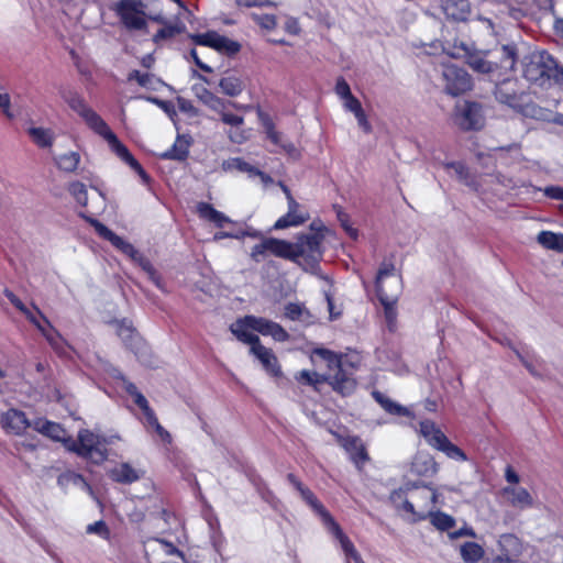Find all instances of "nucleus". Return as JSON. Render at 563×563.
<instances>
[{"label":"nucleus","instance_id":"nucleus-17","mask_svg":"<svg viewBox=\"0 0 563 563\" xmlns=\"http://www.w3.org/2000/svg\"><path fill=\"white\" fill-rule=\"evenodd\" d=\"M500 496L508 506L520 511L534 507V498L528 492V489L521 486H505L500 490Z\"/></svg>","mask_w":563,"mask_h":563},{"label":"nucleus","instance_id":"nucleus-59","mask_svg":"<svg viewBox=\"0 0 563 563\" xmlns=\"http://www.w3.org/2000/svg\"><path fill=\"white\" fill-rule=\"evenodd\" d=\"M192 92L196 98H198L203 104H206L207 100L213 95L210 90H208L203 85L196 84L192 86Z\"/></svg>","mask_w":563,"mask_h":563},{"label":"nucleus","instance_id":"nucleus-14","mask_svg":"<svg viewBox=\"0 0 563 563\" xmlns=\"http://www.w3.org/2000/svg\"><path fill=\"white\" fill-rule=\"evenodd\" d=\"M96 133L108 142L112 152H114L122 161L129 164L130 167L133 168L144 180H147V175L142 166L132 156L126 146L119 141L117 135L111 131L107 123Z\"/></svg>","mask_w":563,"mask_h":563},{"label":"nucleus","instance_id":"nucleus-4","mask_svg":"<svg viewBox=\"0 0 563 563\" xmlns=\"http://www.w3.org/2000/svg\"><path fill=\"white\" fill-rule=\"evenodd\" d=\"M89 222L101 238L109 241L117 250H119L124 255L129 256L134 263L140 265V267L148 275V278L158 288H162L161 278L157 275L151 262L146 257H144L131 243H129L121 236L117 235L114 232H112L109 228H107L98 220L89 219Z\"/></svg>","mask_w":563,"mask_h":563},{"label":"nucleus","instance_id":"nucleus-49","mask_svg":"<svg viewBox=\"0 0 563 563\" xmlns=\"http://www.w3.org/2000/svg\"><path fill=\"white\" fill-rule=\"evenodd\" d=\"M37 312L41 314V317L43 318L47 325V328L43 327V329L41 330L42 334L46 338V340L54 349H58L60 340L59 334L53 329L49 321L41 313V311L37 310Z\"/></svg>","mask_w":563,"mask_h":563},{"label":"nucleus","instance_id":"nucleus-50","mask_svg":"<svg viewBox=\"0 0 563 563\" xmlns=\"http://www.w3.org/2000/svg\"><path fill=\"white\" fill-rule=\"evenodd\" d=\"M253 21H255L261 27L266 30H273L277 25L275 15L272 14H252Z\"/></svg>","mask_w":563,"mask_h":563},{"label":"nucleus","instance_id":"nucleus-10","mask_svg":"<svg viewBox=\"0 0 563 563\" xmlns=\"http://www.w3.org/2000/svg\"><path fill=\"white\" fill-rule=\"evenodd\" d=\"M455 123L465 131L484 126L483 108L477 102L464 101L455 107Z\"/></svg>","mask_w":563,"mask_h":563},{"label":"nucleus","instance_id":"nucleus-42","mask_svg":"<svg viewBox=\"0 0 563 563\" xmlns=\"http://www.w3.org/2000/svg\"><path fill=\"white\" fill-rule=\"evenodd\" d=\"M164 553L165 555L179 554V551L172 544L161 539L148 540L145 543V553Z\"/></svg>","mask_w":563,"mask_h":563},{"label":"nucleus","instance_id":"nucleus-35","mask_svg":"<svg viewBox=\"0 0 563 563\" xmlns=\"http://www.w3.org/2000/svg\"><path fill=\"white\" fill-rule=\"evenodd\" d=\"M189 153V142L183 137L177 136L173 146L166 152L161 154V157L164 159H176L184 161Z\"/></svg>","mask_w":563,"mask_h":563},{"label":"nucleus","instance_id":"nucleus-43","mask_svg":"<svg viewBox=\"0 0 563 563\" xmlns=\"http://www.w3.org/2000/svg\"><path fill=\"white\" fill-rule=\"evenodd\" d=\"M129 80H135L137 84L144 88L153 89L155 90L158 85H162L163 82L157 79L154 75L148 73H141L139 70H133L128 76Z\"/></svg>","mask_w":563,"mask_h":563},{"label":"nucleus","instance_id":"nucleus-25","mask_svg":"<svg viewBox=\"0 0 563 563\" xmlns=\"http://www.w3.org/2000/svg\"><path fill=\"white\" fill-rule=\"evenodd\" d=\"M251 353L261 362L264 369L272 376H279L282 374L278 365L277 357L272 350L261 344H254L250 349Z\"/></svg>","mask_w":563,"mask_h":563},{"label":"nucleus","instance_id":"nucleus-62","mask_svg":"<svg viewBox=\"0 0 563 563\" xmlns=\"http://www.w3.org/2000/svg\"><path fill=\"white\" fill-rule=\"evenodd\" d=\"M547 197L555 200H563V188L560 186H549L543 189Z\"/></svg>","mask_w":563,"mask_h":563},{"label":"nucleus","instance_id":"nucleus-11","mask_svg":"<svg viewBox=\"0 0 563 563\" xmlns=\"http://www.w3.org/2000/svg\"><path fill=\"white\" fill-rule=\"evenodd\" d=\"M442 78L445 91L449 95L457 96L472 88L470 75L464 69L455 65H444L442 69Z\"/></svg>","mask_w":563,"mask_h":563},{"label":"nucleus","instance_id":"nucleus-41","mask_svg":"<svg viewBox=\"0 0 563 563\" xmlns=\"http://www.w3.org/2000/svg\"><path fill=\"white\" fill-rule=\"evenodd\" d=\"M428 517L430 518L431 523L441 531H448L455 526V519L442 511L433 512L430 510Z\"/></svg>","mask_w":563,"mask_h":563},{"label":"nucleus","instance_id":"nucleus-56","mask_svg":"<svg viewBox=\"0 0 563 563\" xmlns=\"http://www.w3.org/2000/svg\"><path fill=\"white\" fill-rule=\"evenodd\" d=\"M225 101L214 93L207 100L206 106L211 110L221 114L225 110Z\"/></svg>","mask_w":563,"mask_h":563},{"label":"nucleus","instance_id":"nucleus-32","mask_svg":"<svg viewBox=\"0 0 563 563\" xmlns=\"http://www.w3.org/2000/svg\"><path fill=\"white\" fill-rule=\"evenodd\" d=\"M268 244L269 254H273L277 257H282L285 260H289L291 262H296L294 243L275 238H268Z\"/></svg>","mask_w":563,"mask_h":563},{"label":"nucleus","instance_id":"nucleus-8","mask_svg":"<svg viewBox=\"0 0 563 563\" xmlns=\"http://www.w3.org/2000/svg\"><path fill=\"white\" fill-rule=\"evenodd\" d=\"M113 9L128 30L146 27L145 4L141 0H120Z\"/></svg>","mask_w":563,"mask_h":563},{"label":"nucleus","instance_id":"nucleus-6","mask_svg":"<svg viewBox=\"0 0 563 563\" xmlns=\"http://www.w3.org/2000/svg\"><path fill=\"white\" fill-rule=\"evenodd\" d=\"M110 441L92 433L89 430H80L78 432V441L69 440L67 449L76 452L78 455L90 459L95 463H101L107 460L108 453L106 445Z\"/></svg>","mask_w":563,"mask_h":563},{"label":"nucleus","instance_id":"nucleus-13","mask_svg":"<svg viewBox=\"0 0 563 563\" xmlns=\"http://www.w3.org/2000/svg\"><path fill=\"white\" fill-rule=\"evenodd\" d=\"M322 239L323 235L319 232L299 235L294 243L296 263L299 262V258L318 262L321 258Z\"/></svg>","mask_w":563,"mask_h":563},{"label":"nucleus","instance_id":"nucleus-58","mask_svg":"<svg viewBox=\"0 0 563 563\" xmlns=\"http://www.w3.org/2000/svg\"><path fill=\"white\" fill-rule=\"evenodd\" d=\"M87 533H93V534H98L102 538H107L109 531H108L106 523L100 520V521L93 522L91 525H88Z\"/></svg>","mask_w":563,"mask_h":563},{"label":"nucleus","instance_id":"nucleus-64","mask_svg":"<svg viewBox=\"0 0 563 563\" xmlns=\"http://www.w3.org/2000/svg\"><path fill=\"white\" fill-rule=\"evenodd\" d=\"M355 115V119L357 120L358 126L365 132L369 133L372 131V125L367 120V117L364 112V110L357 112Z\"/></svg>","mask_w":563,"mask_h":563},{"label":"nucleus","instance_id":"nucleus-31","mask_svg":"<svg viewBox=\"0 0 563 563\" xmlns=\"http://www.w3.org/2000/svg\"><path fill=\"white\" fill-rule=\"evenodd\" d=\"M498 547L500 554L497 556H506L508 560H514L512 556H518L522 549L519 538L512 533L501 534L498 539Z\"/></svg>","mask_w":563,"mask_h":563},{"label":"nucleus","instance_id":"nucleus-30","mask_svg":"<svg viewBox=\"0 0 563 563\" xmlns=\"http://www.w3.org/2000/svg\"><path fill=\"white\" fill-rule=\"evenodd\" d=\"M442 10L448 19L465 21L471 13L468 0H442Z\"/></svg>","mask_w":563,"mask_h":563},{"label":"nucleus","instance_id":"nucleus-21","mask_svg":"<svg viewBox=\"0 0 563 563\" xmlns=\"http://www.w3.org/2000/svg\"><path fill=\"white\" fill-rule=\"evenodd\" d=\"M222 168L227 172L239 170L241 173L249 174L250 177H258L264 186L273 183V179L269 175L261 172L240 157H233L224 161L222 163Z\"/></svg>","mask_w":563,"mask_h":563},{"label":"nucleus","instance_id":"nucleus-40","mask_svg":"<svg viewBox=\"0 0 563 563\" xmlns=\"http://www.w3.org/2000/svg\"><path fill=\"white\" fill-rule=\"evenodd\" d=\"M55 163L58 169L65 173H74L80 163V155L78 152H67L56 156Z\"/></svg>","mask_w":563,"mask_h":563},{"label":"nucleus","instance_id":"nucleus-33","mask_svg":"<svg viewBox=\"0 0 563 563\" xmlns=\"http://www.w3.org/2000/svg\"><path fill=\"white\" fill-rule=\"evenodd\" d=\"M420 434L432 448H437L446 435L437 427L431 420H423L420 422Z\"/></svg>","mask_w":563,"mask_h":563},{"label":"nucleus","instance_id":"nucleus-63","mask_svg":"<svg viewBox=\"0 0 563 563\" xmlns=\"http://www.w3.org/2000/svg\"><path fill=\"white\" fill-rule=\"evenodd\" d=\"M4 295L16 309L23 313H29V309L12 291L5 290Z\"/></svg>","mask_w":563,"mask_h":563},{"label":"nucleus","instance_id":"nucleus-44","mask_svg":"<svg viewBox=\"0 0 563 563\" xmlns=\"http://www.w3.org/2000/svg\"><path fill=\"white\" fill-rule=\"evenodd\" d=\"M435 449L443 452L449 459L460 462H465L467 460L466 454L457 445L453 444L448 438L441 441V443Z\"/></svg>","mask_w":563,"mask_h":563},{"label":"nucleus","instance_id":"nucleus-61","mask_svg":"<svg viewBox=\"0 0 563 563\" xmlns=\"http://www.w3.org/2000/svg\"><path fill=\"white\" fill-rule=\"evenodd\" d=\"M552 114H553L552 111L547 110V109H542V108H537V107L532 108V113H531V115L533 118H536L537 120H541V121H545V122H551L552 121L551 120Z\"/></svg>","mask_w":563,"mask_h":563},{"label":"nucleus","instance_id":"nucleus-48","mask_svg":"<svg viewBox=\"0 0 563 563\" xmlns=\"http://www.w3.org/2000/svg\"><path fill=\"white\" fill-rule=\"evenodd\" d=\"M269 254L268 238L263 239L261 243L253 246L251 251V258L256 263L262 262Z\"/></svg>","mask_w":563,"mask_h":563},{"label":"nucleus","instance_id":"nucleus-46","mask_svg":"<svg viewBox=\"0 0 563 563\" xmlns=\"http://www.w3.org/2000/svg\"><path fill=\"white\" fill-rule=\"evenodd\" d=\"M68 190L79 205H81V206L87 205V201H88L87 189L82 183H80V181L70 183L68 186Z\"/></svg>","mask_w":563,"mask_h":563},{"label":"nucleus","instance_id":"nucleus-15","mask_svg":"<svg viewBox=\"0 0 563 563\" xmlns=\"http://www.w3.org/2000/svg\"><path fill=\"white\" fill-rule=\"evenodd\" d=\"M191 40L197 45L211 47L220 53L235 54L241 49V45L216 31L192 34Z\"/></svg>","mask_w":563,"mask_h":563},{"label":"nucleus","instance_id":"nucleus-60","mask_svg":"<svg viewBox=\"0 0 563 563\" xmlns=\"http://www.w3.org/2000/svg\"><path fill=\"white\" fill-rule=\"evenodd\" d=\"M343 107L353 114L363 110L361 102L353 95L343 99Z\"/></svg>","mask_w":563,"mask_h":563},{"label":"nucleus","instance_id":"nucleus-3","mask_svg":"<svg viewBox=\"0 0 563 563\" xmlns=\"http://www.w3.org/2000/svg\"><path fill=\"white\" fill-rule=\"evenodd\" d=\"M523 76L527 80L540 86L550 80L556 84L563 82V69L558 67L554 58L547 52L530 54L523 65Z\"/></svg>","mask_w":563,"mask_h":563},{"label":"nucleus","instance_id":"nucleus-20","mask_svg":"<svg viewBox=\"0 0 563 563\" xmlns=\"http://www.w3.org/2000/svg\"><path fill=\"white\" fill-rule=\"evenodd\" d=\"M300 205L289 197L288 211L285 216L280 217L274 224L275 230H283L289 227H298L309 219L307 213L300 212Z\"/></svg>","mask_w":563,"mask_h":563},{"label":"nucleus","instance_id":"nucleus-39","mask_svg":"<svg viewBox=\"0 0 563 563\" xmlns=\"http://www.w3.org/2000/svg\"><path fill=\"white\" fill-rule=\"evenodd\" d=\"M460 554L465 563H476L483 559L485 551L478 543L468 541L460 547Z\"/></svg>","mask_w":563,"mask_h":563},{"label":"nucleus","instance_id":"nucleus-1","mask_svg":"<svg viewBox=\"0 0 563 563\" xmlns=\"http://www.w3.org/2000/svg\"><path fill=\"white\" fill-rule=\"evenodd\" d=\"M320 357L327 363L330 371H334L333 375H321L317 372L301 371L299 373L300 379L305 380L309 385H318L323 382H328L332 385L333 389L342 395H350L356 387L355 379L344 368V363L340 355L336 353L318 347L312 351V358Z\"/></svg>","mask_w":563,"mask_h":563},{"label":"nucleus","instance_id":"nucleus-54","mask_svg":"<svg viewBox=\"0 0 563 563\" xmlns=\"http://www.w3.org/2000/svg\"><path fill=\"white\" fill-rule=\"evenodd\" d=\"M334 91L342 100L352 96L351 88L343 77L338 78Z\"/></svg>","mask_w":563,"mask_h":563},{"label":"nucleus","instance_id":"nucleus-22","mask_svg":"<svg viewBox=\"0 0 563 563\" xmlns=\"http://www.w3.org/2000/svg\"><path fill=\"white\" fill-rule=\"evenodd\" d=\"M32 428L55 441L63 442L66 448L69 444L70 438L59 423L38 418L32 422Z\"/></svg>","mask_w":563,"mask_h":563},{"label":"nucleus","instance_id":"nucleus-28","mask_svg":"<svg viewBox=\"0 0 563 563\" xmlns=\"http://www.w3.org/2000/svg\"><path fill=\"white\" fill-rule=\"evenodd\" d=\"M109 476L117 483L128 485L139 481L143 476V471L133 467L129 463H121L110 470Z\"/></svg>","mask_w":563,"mask_h":563},{"label":"nucleus","instance_id":"nucleus-36","mask_svg":"<svg viewBox=\"0 0 563 563\" xmlns=\"http://www.w3.org/2000/svg\"><path fill=\"white\" fill-rule=\"evenodd\" d=\"M372 396L382 406V408L390 415H396V416H409L410 415V411L406 407L393 401L390 398H388L380 391L375 390L372 393Z\"/></svg>","mask_w":563,"mask_h":563},{"label":"nucleus","instance_id":"nucleus-26","mask_svg":"<svg viewBox=\"0 0 563 563\" xmlns=\"http://www.w3.org/2000/svg\"><path fill=\"white\" fill-rule=\"evenodd\" d=\"M517 358L521 362V364L526 367V369L530 373L531 376L536 378H543L541 367L543 365V361L533 352L528 349L518 350L517 347L509 344Z\"/></svg>","mask_w":563,"mask_h":563},{"label":"nucleus","instance_id":"nucleus-38","mask_svg":"<svg viewBox=\"0 0 563 563\" xmlns=\"http://www.w3.org/2000/svg\"><path fill=\"white\" fill-rule=\"evenodd\" d=\"M537 241L539 244H541L543 247H545L548 250L563 252V234L562 233H554L551 231H541L537 236Z\"/></svg>","mask_w":563,"mask_h":563},{"label":"nucleus","instance_id":"nucleus-9","mask_svg":"<svg viewBox=\"0 0 563 563\" xmlns=\"http://www.w3.org/2000/svg\"><path fill=\"white\" fill-rule=\"evenodd\" d=\"M62 98L95 133L107 123L78 92L73 90L65 91L62 93Z\"/></svg>","mask_w":563,"mask_h":563},{"label":"nucleus","instance_id":"nucleus-24","mask_svg":"<svg viewBox=\"0 0 563 563\" xmlns=\"http://www.w3.org/2000/svg\"><path fill=\"white\" fill-rule=\"evenodd\" d=\"M250 321L253 323V331H256L263 335H271L278 342H284L289 336L282 325L271 320L252 316Z\"/></svg>","mask_w":563,"mask_h":563},{"label":"nucleus","instance_id":"nucleus-23","mask_svg":"<svg viewBox=\"0 0 563 563\" xmlns=\"http://www.w3.org/2000/svg\"><path fill=\"white\" fill-rule=\"evenodd\" d=\"M438 464L428 452H418L410 464V472L418 476L431 477L438 473Z\"/></svg>","mask_w":563,"mask_h":563},{"label":"nucleus","instance_id":"nucleus-18","mask_svg":"<svg viewBox=\"0 0 563 563\" xmlns=\"http://www.w3.org/2000/svg\"><path fill=\"white\" fill-rule=\"evenodd\" d=\"M288 481L291 485L299 492L301 498L322 518L323 522L328 526V528L332 527V523H335L334 519L331 515L324 509L322 504L317 499L314 494L306 486L302 485L300 481L292 474H288Z\"/></svg>","mask_w":563,"mask_h":563},{"label":"nucleus","instance_id":"nucleus-16","mask_svg":"<svg viewBox=\"0 0 563 563\" xmlns=\"http://www.w3.org/2000/svg\"><path fill=\"white\" fill-rule=\"evenodd\" d=\"M495 97L500 103L515 110H520L523 90L516 79H505L496 86Z\"/></svg>","mask_w":563,"mask_h":563},{"label":"nucleus","instance_id":"nucleus-12","mask_svg":"<svg viewBox=\"0 0 563 563\" xmlns=\"http://www.w3.org/2000/svg\"><path fill=\"white\" fill-rule=\"evenodd\" d=\"M443 51L454 58H466L468 66L477 73L488 74L494 69V65L485 58L484 54L472 52L464 42L455 44L452 51L446 47H443Z\"/></svg>","mask_w":563,"mask_h":563},{"label":"nucleus","instance_id":"nucleus-34","mask_svg":"<svg viewBox=\"0 0 563 563\" xmlns=\"http://www.w3.org/2000/svg\"><path fill=\"white\" fill-rule=\"evenodd\" d=\"M219 87L222 93L229 97H236L243 92L245 84L240 77L228 75L219 80Z\"/></svg>","mask_w":563,"mask_h":563},{"label":"nucleus","instance_id":"nucleus-55","mask_svg":"<svg viewBox=\"0 0 563 563\" xmlns=\"http://www.w3.org/2000/svg\"><path fill=\"white\" fill-rule=\"evenodd\" d=\"M263 125L265 128V131H266V134L268 136V139L274 143V144H279L280 143V135L278 132L275 131L274 129V124L273 122L271 121V119L268 118H264L263 119Z\"/></svg>","mask_w":563,"mask_h":563},{"label":"nucleus","instance_id":"nucleus-19","mask_svg":"<svg viewBox=\"0 0 563 563\" xmlns=\"http://www.w3.org/2000/svg\"><path fill=\"white\" fill-rule=\"evenodd\" d=\"M1 427L8 433L21 434L26 428L32 427L24 412L18 409H9L0 418Z\"/></svg>","mask_w":563,"mask_h":563},{"label":"nucleus","instance_id":"nucleus-45","mask_svg":"<svg viewBox=\"0 0 563 563\" xmlns=\"http://www.w3.org/2000/svg\"><path fill=\"white\" fill-rule=\"evenodd\" d=\"M445 169H453L456 178L460 181H463L467 186H473V180L470 177L468 169L465 167V165L461 162H452V163H445L444 165Z\"/></svg>","mask_w":563,"mask_h":563},{"label":"nucleus","instance_id":"nucleus-2","mask_svg":"<svg viewBox=\"0 0 563 563\" xmlns=\"http://www.w3.org/2000/svg\"><path fill=\"white\" fill-rule=\"evenodd\" d=\"M402 290V279L391 260H384L376 276V292L384 306L385 318L390 330L396 322V303Z\"/></svg>","mask_w":563,"mask_h":563},{"label":"nucleus","instance_id":"nucleus-37","mask_svg":"<svg viewBox=\"0 0 563 563\" xmlns=\"http://www.w3.org/2000/svg\"><path fill=\"white\" fill-rule=\"evenodd\" d=\"M27 133L32 141L40 147L46 148L53 145L55 135L49 129L41 126H31L27 129Z\"/></svg>","mask_w":563,"mask_h":563},{"label":"nucleus","instance_id":"nucleus-29","mask_svg":"<svg viewBox=\"0 0 563 563\" xmlns=\"http://www.w3.org/2000/svg\"><path fill=\"white\" fill-rule=\"evenodd\" d=\"M329 530L338 539L341 549L345 555L346 563H351V561H353L354 563H365L358 551L351 542V540L343 533V531L341 530L336 522L332 523V527H330Z\"/></svg>","mask_w":563,"mask_h":563},{"label":"nucleus","instance_id":"nucleus-52","mask_svg":"<svg viewBox=\"0 0 563 563\" xmlns=\"http://www.w3.org/2000/svg\"><path fill=\"white\" fill-rule=\"evenodd\" d=\"M305 308L300 303L289 302L285 307V316L291 320H298L301 318Z\"/></svg>","mask_w":563,"mask_h":563},{"label":"nucleus","instance_id":"nucleus-47","mask_svg":"<svg viewBox=\"0 0 563 563\" xmlns=\"http://www.w3.org/2000/svg\"><path fill=\"white\" fill-rule=\"evenodd\" d=\"M184 30L183 25H166L163 29H161L153 37L155 43H159L163 40L172 38L176 36L177 34H180Z\"/></svg>","mask_w":563,"mask_h":563},{"label":"nucleus","instance_id":"nucleus-51","mask_svg":"<svg viewBox=\"0 0 563 563\" xmlns=\"http://www.w3.org/2000/svg\"><path fill=\"white\" fill-rule=\"evenodd\" d=\"M197 211H198L200 218L206 219L210 222H214V220L217 219V216L219 213L218 210H216L211 205H209L207 202L198 203Z\"/></svg>","mask_w":563,"mask_h":563},{"label":"nucleus","instance_id":"nucleus-53","mask_svg":"<svg viewBox=\"0 0 563 563\" xmlns=\"http://www.w3.org/2000/svg\"><path fill=\"white\" fill-rule=\"evenodd\" d=\"M352 444L355 448V452L352 454V459L355 462V464L360 465L367 461L368 456L361 443H358L357 440H353Z\"/></svg>","mask_w":563,"mask_h":563},{"label":"nucleus","instance_id":"nucleus-5","mask_svg":"<svg viewBox=\"0 0 563 563\" xmlns=\"http://www.w3.org/2000/svg\"><path fill=\"white\" fill-rule=\"evenodd\" d=\"M437 503V492L431 487L424 486L422 488L409 489L398 508L408 515V520L417 522L428 518V514Z\"/></svg>","mask_w":563,"mask_h":563},{"label":"nucleus","instance_id":"nucleus-57","mask_svg":"<svg viewBox=\"0 0 563 563\" xmlns=\"http://www.w3.org/2000/svg\"><path fill=\"white\" fill-rule=\"evenodd\" d=\"M220 115L222 122L231 126H240L244 123L243 117L227 112L225 110Z\"/></svg>","mask_w":563,"mask_h":563},{"label":"nucleus","instance_id":"nucleus-7","mask_svg":"<svg viewBox=\"0 0 563 563\" xmlns=\"http://www.w3.org/2000/svg\"><path fill=\"white\" fill-rule=\"evenodd\" d=\"M117 334L121 338L124 344L130 347L137 356L139 361L146 365L152 366L150 351L147 345L140 338L131 321L126 319L113 321Z\"/></svg>","mask_w":563,"mask_h":563},{"label":"nucleus","instance_id":"nucleus-27","mask_svg":"<svg viewBox=\"0 0 563 563\" xmlns=\"http://www.w3.org/2000/svg\"><path fill=\"white\" fill-rule=\"evenodd\" d=\"M250 319H252V316H246L236 320L231 324L230 330L238 338V340L250 344L252 347L254 344L260 343V339L256 334L251 332L253 331V323L250 321Z\"/></svg>","mask_w":563,"mask_h":563}]
</instances>
